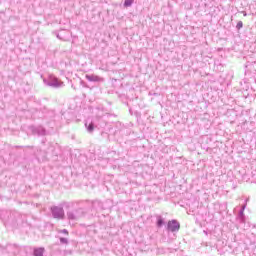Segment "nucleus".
Returning <instances> with one entry per match:
<instances>
[{
	"instance_id": "nucleus-5",
	"label": "nucleus",
	"mask_w": 256,
	"mask_h": 256,
	"mask_svg": "<svg viewBox=\"0 0 256 256\" xmlns=\"http://www.w3.org/2000/svg\"><path fill=\"white\" fill-rule=\"evenodd\" d=\"M163 225V219H158L157 226L161 227Z\"/></svg>"
},
{
	"instance_id": "nucleus-3",
	"label": "nucleus",
	"mask_w": 256,
	"mask_h": 256,
	"mask_svg": "<svg viewBox=\"0 0 256 256\" xmlns=\"http://www.w3.org/2000/svg\"><path fill=\"white\" fill-rule=\"evenodd\" d=\"M133 1H135V0H125L124 6L125 7H131V5H133Z\"/></svg>"
},
{
	"instance_id": "nucleus-4",
	"label": "nucleus",
	"mask_w": 256,
	"mask_h": 256,
	"mask_svg": "<svg viewBox=\"0 0 256 256\" xmlns=\"http://www.w3.org/2000/svg\"><path fill=\"white\" fill-rule=\"evenodd\" d=\"M236 27H237V29H242L243 28V22L242 21L238 22Z\"/></svg>"
},
{
	"instance_id": "nucleus-1",
	"label": "nucleus",
	"mask_w": 256,
	"mask_h": 256,
	"mask_svg": "<svg viewBox=\"0 0 256 256\" xmlns=\"http://www.w3.org/2000/svg\"><path fill=\"white\" fill-rule=\"evenodd\" d=\"M180 227L181 226L179 225V222H177V220H172L168 222V231H179Z\"/></svg>"
},
{
	"instance_id": "nucleus-2",
	"label": "nucleus",
	"mask_w": 256,
	"mask_h": 256,
	"mask_svg": "<svg viewBox=\"0 0 256 256\" xmlns=\"http://www.w3.org/2000/svg\"><path fill=\"white\" fill-rule=\"evenodd\" d=\"M43 253H45V248L34 249V256H43Z\"/></svg>"
},
{
	"instance_id": "nucleus-6",
	"label": "nucleus",
	"mask_w": 256,
	"mask_h": 256,
	"mask_svg": "<svg viewBox=\"0 0 256 256\" xmlns=\"http://www.w3.org/2000/svg\"><path fill=\"white\" fill-rule=\"evenodd\" d=\"M94 127H93V123L89 124L88 126V131H93Z\"/></svg>"
}]
</instances>
